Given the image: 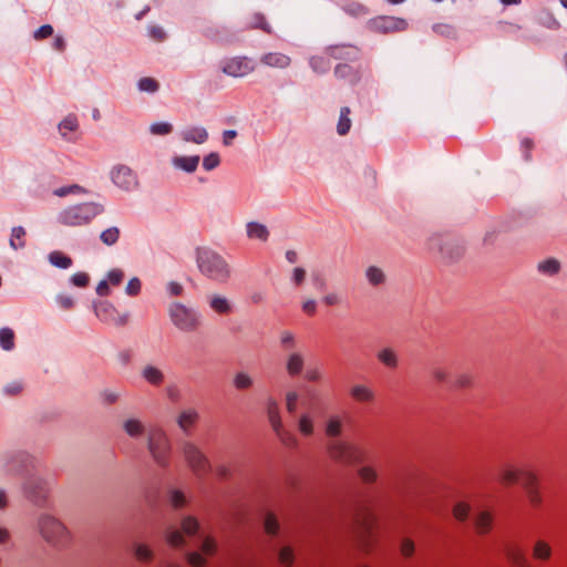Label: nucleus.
Listing matches in <instances>:
<instances>
[{
  "label": "nucleus",
  "mask_w": 567,
  "mask_h": 567,
  "mask_svg": "<svg viewBox=\"0 0 567 567\" xmlns=\"http://www.w3.org/2000/svg\"><path fill=\"white\" fill-rule=\"evenodd\" d=\"M197 264L200 272L209 279L225 282L230 275L226 261L215 251L207 248L197 249Z\"/></svg>",
  "instance_id": "obj_1"
},
{
  "label": "nucleus",
  "mask_w": 567,
  "mask_h": 567,
  "mask_svg": "<svg viewBox=\"0 0 567 567\" xmlns=\"http://www.w3.org/2000/svg\"><path fill=\"white\" fill-rule=\"evenodd\" d=\"M102 208L94 203L71 206L60 214V221L65 226H83L101 214Z\"/></svg>",
  "instance_id": "obj_2"
},
{
  "label": "nucleus",
  "mask_w": 567,
  "mask_h": 567,
  "mask_svg": "<svg viewBox=\"0 0 567 567\" xmlns=\"http://www.w3.org/2000/svg\"><path fill=\"white\" fill-rule=\"evenodd\" d=\"M329 456L344 464L362 463L365 460V452L358 445L340 441H333L328 445Z\"/></svg>",
  "instance_id": "obj_3"
},
{
  "label": "nucleus",
  "mask_w": 567,
  "mask_h": 567,
  "mask_svg": "<svg viewBox=\"0 0 567 567\" xmlns=\"http://www.w3.org/2000/svg\"><path fill=\"white\" fill-rule=\"evenodd\" d=\"M40 532L47 542L54 545L63 544L68 540L65 527L50 516H44L40 519Z\"/></svg>",
  "instance_id": "obj_4"
},
{
  "label": "nucleus",
  "mask_w": 567,
  "mask_h": 567,
  "mask_svg": "<svg viewBox=\"0 0 567 567\" xmlns=\"http://www.w3.org/2000/svg\"><path fill=\"white\" fill-rule=\"evenodd\" d=\"M369 28L379 33H391L404 31L408 28L406 20L396 17L380 16L370 19Z\"/></svg>",
  "instance_id": "obj_5"
},
{
  "label": "nucleus",
  "mask_w": 567,
  "mask_h": 567,
  "mask_svg": "<svg viewBox=\"0 0 567 567\" xmlns=\"http://www.w3.org/2000/svg\"><path fill=\"white\" fill-rule=\"evenodd\" d=\"M150 451L156 462L164 464L169 452V444L165 433L161 429L150 432Z\"/></svg>",
  "instance_id": "obj_6"
},
{
  "label": "nucleus",
  "mask_w": 567,
  "mask_h": 567,
  "mask_svg": "<svg viewBox=\"0 0 567 567\" xmlns=\"http://www.w3.org/2000/svg\"><path fill=\"white\" fill-rule=\"evenodd\" d=\"M171 318L176 327L185 331H193L198 326L196 316L181 303H175L171 308Z\"/></svg>",
  "instance_id": "obj_7"
},
{
  "label": "nucleus",
  "mask_w": 567,
  "mask_h": 567,
  "mask_svg": "<svg viewBox=\"0 0 567 567\" xmlns=\"http://www.w3.org/2000/svg\"><path fill=\"white\" fill-rule=\"evenodd\" d=\"M252 61L246 56H236L221 62V71L229 76L243 78L254 71Z\"/></svg>",
  "instance_id": "obj_8"
},
{
  "label": "nucleus",
  "mask_w": 567,
  "mask_h": 567,
  "mask_svg": "<svg viewBox=\"0 0 567 567\" xmlns=\"http://www.w3.org/2000/svg\"><path fill=\"white\" fill-rule=\"evenodd\" d=\"M95 313L100 320L117 327H123L128 322L127 313H120L111 303L101 302L95 307Z\"/></svg>",
  "instance_id": "obj_9"
},
{
  "label": "nucleus",
  "mask_w": 567,
  "mask_h": 567,
  "mask_svg": "<svg viewBox=\"0 0 567 567\" xmlns=\"http://www.w3.org/2000/svg\"><path fill=\"white\" fill-rule=\"evenodd\" d=\"M196 518L188 516L182 522V530L174 529L168 532L167 542L173 546H181L184 543V535L193 536L198 530Z\"/></svg>",
  "instance_id": "obj_10"
},
{
  "label": "nucleus",
  "mask_w": 567,
  "mask_h": 567,
  "mask_svg": "<svg viewBox=\"0 0 567 567\" xmlns=\"http://www.w3.org/2000/svg\"><path fill=\"white\" fill-rule=\"evenodd\" d=\"M184 454L187 463L196 474L200 475L208 471L209 464L207 458L195 445L186 444L184 447Z\"/></svg>",
  "instance_id": "obj_11"
},
{
  "label": "nucleus",
  "mask_w": 567,
  "mask_h": 567,
  "mask_svg": "<svg viewBox=\"0 0 567 567\" xmlns=\"http://www.w3.org/2000/svg\"><path fill=\"white\" fill-rule=\"evenodd\" d=\"M334 75L339 80L346 81L350 85H357L361 81V73L359 69L351 66L348 63H339L334 68Z\"/></svg>",
  "instance_id": "obj_12"
},
{
  "label": "nucleus",
  "mask_w": 567,
  "mask_h": 567,
  "mask_svg": "<svg viewBox=\"0 0 567 567\" xmlns=\"http://www.w3.org/2000/svg\"><path fill=\"white\" fill-rule=\"evenodd\" d=\"M523 486L526 489L530 505L533 507H539L543 503V498L537 487V477L535 476V474L524 475Z\"/></svg>",
  "instance_id": "obj_13"
},
{
  "label": "nucleus",
  "mask_w": 567,
  "mask_h": 567,
  "mask_svg": "<svg viewBox=\"0 0 567 567\" xmlns=\"http://www.w3.org/2000/svg\"><path fill=\"white\" fill-rule=\"evenodd\" d=\"M328 53L336 60L357 61L359 59V50L352 45H330Z\"/></svg>",
  "instance_id": "obj_14"
},
{
  "label": "nucleus",
  "mask_w": 567,
  "mask_h": 567,
  "mask_svg": "<svg viewBox=\"0 0 567 567\" xmlns=\"http://www.w3.org/2000/svg\"><path fill=\"white\" fill-rule=\"evenodd\" d=\"M112 179L117 186L125 189H128L136 184V179L132 171L128 167L123 166L113 171Z\"/></svg>",
  "instance_id": "obj_15"
},
{
  "label": "nucleus",
  "mask_w": 567,
  "mask_h": 567,
  "mask_svg": "<svg viewBox=\"0 0 567 567\" xmlns=\"http://www.w3.org/2000/svg\"><path fill=\"white\" fill-rule=\"evenodd\" d=\"M183 142H205L208 132L204 126H186L179 132Z\"/></svg>",
  "instance_id": "obj_16"
},
{
  "label": "nucleus",
  "mask_w": 567,
  "mask_h": 567,
  "mask_svg": "<svg viewBox=\"0 0 567 567\" xmlns=\"http://www.w3.org/2000/svg\"><path fill=\"white\" fill-rule=\"evenodd\" d=\"M533 474L528 471H522L514 468L513 466H506L501 473V483L503 485H513V484H522L524 485V475Z\"/></svg>",
  "instance_id": "obj_17"
},
{
  "label": "nucleus",
  "mask_w": 567,
  "mask_h": 567,
  "mask_svg": "<svg viewBox=\"0 0 567 567\" xmlns=\"http://www.w3.org/2000/svg\"><path fill=\"white\" fill-rule=\"evenodd\" d=\"M261 62L271 68L286 69L290 65V58L278 52H269L261 56Z\"/></svg>",
  "instance_id": "obj_18"
},
{
  "label": "nucleus",
  "mask_w": 567,
  "mask_h": 567,
  "mask_svg": "<svg viewBox=\"0 0 567 567\" xmlns=\"http://www.w3.org/2000/svg\"><path fill=\"white\" fill-rule=\"evenodd\" d=\"M78 127L79 121L74 114H69L58 124L59 133L63 138L68 137V132H75Z\"/></svg>",
  "instance_id": "obj_19"
},
{
  "label": "nucleus",
  "mask_w": 567,
  "mask_h": 567,
  "mask_svg": "<svg viewBox=\"0 0 567 567\" xmlns=\"http://www.w3.org/2000/svg\"><path fill=\"white\" fill-rule=\"evenodd\" d=\"M175 166L188 173L194 172L199 163V156H177L173 159Z\"/></svg>",
  "instance_id": "obj_20"
},
{
  "label": "nucleus",
  "mask_w": 567,
  "mask_h": 567,
  "mask_svg": "<svg viewBox=\"0 0 567 567\" xmlns=\"http://www.w3.org/2000/svg\"><path fill=\"white\" fill-rule=\"evenodd\" d=\"M49 261L53 266H55L58 268H62V269H68L73 264L71 257H69L68 255H65L64 252H62L60 250H54V251L50 252Z\"/></svg>",
  "instance_id": "obj_21"
},
{
  "label": "nucleus",
  "mask_w": 567,
  "mask_h": 567,
  "mask_svg": "<svg viewBox=\"0 0 567 567\" xmlns=\"http://www.w3.org/2000/svg\"><path fill=\"white\" fill-rule=\"evenodd\" d=\"M247 235L251 239H260L262 241H266L269 236V233L266 226L258 223H249L247 225Z\"/></svg>",
  "instance_id": "obj_22"
},
{
  "label": "nucleus",
  "mask_w": 567,
  "mask_h": 567,
  "mask_svg": "<svg viewBox=\"0 0 567 567\" xmlns=\"http://www.w3.org/2000/svg\"><path fill=\"white\" fill-rule=\"evenodd\" d=\"M508 559L514 567H532L527 557L519 548H512L508 551Z\"/></svg>",
  "instance_id": "obj_23"
},
{
  "label": "nucleus",
  "mask_w": 567,
  "mask_h": 567,
  "mask_svg": "<svg viewBox=\"0 0 567 567\" xmlns=\"http://www.w3.org/2000/svg\"><path fill=\"white\" fill-rule=\"evenodd\" d=\"M533 556L535 559L547 560L551 556V548L548 543L537 540L534 545Z\"/></svg>",
  "instance_id": "obj_24"
},
{
  "label": "nucleus",
  "mask_w": 567,
  "mask_h": 567,
  "mask_svg": "<svg viewBox=\"0 0 567 567\" xmlns=\"http://www.w3.org/2000/svg\"><path fill=\"white\" fill-rule=\"evenodd\" d=\"M198 415L194 410L184 411L178 417V425L184 431H188L197 422Z\"/></svg>",
  "instance_id": "obj_25"
},
{
  "label": "nucleus",
  "mask_w": 567,
  "mask_h": 567,
  "mask_svg": "<svg viewBox=\"0 0 567 567\" xmlns=\"http://www.w3.org/2000/svg\"><path fill=\"white\" fill-rule=\"evenodd\" d=\"M25 235L27 233L23 227H14L11 233L10 246L13 249L23 248L25 246Z\"/></svg>",
  "instance_id": "obj_26"
},
{
  "label": "nucleus",
  "mask_w": 567,
  "mask_h": 567,
  "mask_svg": "<svg viewBox=\"0 0 567 567\" xmlns=\"http://www.w3.org/2000/svg\"><path fill=\"white\" fill-rule=\"evenodd\" d=\"M492 526V516L488 512H481L475 518V527L477 533L485 534Z\"/></svg>",
  "instance_id": "obj_27"
},
{
  "label": "nucleus",
  "mask_w": 567,
  "mask_h": 567,
  "mask_svg": "<svg viewBox=\"0 0 567 567\" xmlns=\"http://www.w3.org/2000/svg\"><path fill=\"white\" fill-rule=\"evenodd\" d=\"M0 346L6 351H10L14 348V332L12 329H0Z\"/></svg>",
  "instance_id": "obj_28"
},
{
  "label": "nucleus",
  "mask_w": 567,
  "mask_h": 567,
  "mask_svg": "<svg viewBox=\"0 0 567 567\" xmlns=\"http://www.w3.org/2000/svg\"><path fill=\"white\" fill-rule=\"evenodd\" d=\"M309 65L318 74H326L330 69V62L322 56H311Z\"/></svg>",
  "instance_id": "obj_29"
},
{
  "label": "nucleus",
  "mask_w": 567,
  "mask_h": 567,
  "mask_svg": "<svg viewBox=\"0 0 567 567\" xmlns=\"http://www.w3.org/2000/svg\"><path fill=\"white\" fill-rule=\"evenodd\" d=\"M351 396L359 402H368L372 400V391L364 385H355L351 390Z\"/></svg>",
  "instance_id": "obj_30"
},
{
  "label": "nucleus",
  "mask_w": 567,
  "mask_h": 567,
  "mask_svg": "<svg viewBox=\"0 0 567 567\" xmlns=\"http://www.w3.org/2000/svg\"><path fill=\"white\" fill-rule=\"evenodd\" d=\"M137 89L141 92L155 93L159 89V83L153 78H142L137 81Z\"/></svg>",
  "instance_id": "obj_31"
},
{
  "label": "nucleus",
  "mask_w": 567,
  "mask_h": 567,
  "mask_svg": "<svg viewBox=\"0 0 567 567\" xmlns=\"http://www.w3.org/2000/svg\"><path fill=\"white\" fill-rule=\"evenodd\" d=\"M212 309L220 315H225L230 312V305L226 298L215 296L210 300Z\"/></svg>",
  "instance_id": "obj_32"
},
{
  "label": "nucleus",
  "mask_w": 567,
  "mask_h": 567,
  "mask_svg": "<svg viewBox=\"0 0 567 567\" xmlns=\"http://www.w3.org/2000/svg\"><path fill=\"white\" fill-rule=\"evenodd\" d=\"M433 32L437 35L454 39L456 37V30L452 24L449 23H435L432 27Z\"/></svg>",
  "instance_id": "obj_33"
},
{
  "label": "nucleus",
  "mask_w": 567,
  "mask_h": 567,
  "mask_svg": "<svg viewBox=\"0 0 567 567\" xmlns=\"http://www.w3.org/2000/svg\"><path fill=\"white\" fill-rule=\"evenodd\" d=\"M120 235L121 233L117 227H110L102 231L100 238L104 245L112 246L117 243Z\"/></svg>",
  "instance_id": "obj_34"
},
{
  "label": "nucleus",
  "mask_w": 567,
  "mask_h": 567,
  "mask_svg": "<svg viewBox=\"0 0 567 567\" xmlns=\"http://www.w3.org/2000/svg\"><path fill=\"white\" fill-rule=\"evenodd\" d=\"M303 367V360L298 353H293L289 357L287 363V370L290 375H296L301 372Z\"/></svg>",
  "instance_id": "obj_35"
},
{
  "label": "nucleus",
  "mask_w": 567,
  "mask_h": 567,
  "mask_svg": "<svg viewBox=\"0 0 567 567\" xmlns=\"http://www.w3.org/2000/svg\"><path fill=\"white\" fill-rule=\"evenodd\" d=\"M250 28L261 29L262 31H265L266 33H269V34L272 33V29L269 25V23L266 21L265 16L259 12L254 14Z\"/></svg>",
  "instance_id": "obj_36"
},
{
  "label": "nucleus",
  "mask_w": 567,
  "mask_h": 567,
  "mask_svg": "<svg viewBox=\"0 0 567 567\" xmlns=\"http://www.w3.org/2000/svg\"><path fill=\"white\" fill-rule=\"evenodd\" d=\"M173 131V125L168 122H155L150 126V132L154 135H167Z\"/></svg>",
  "instance_id": "obj_37"
},
{
  "label": "nucleus",
  "mask_w": 567,
  "mask_h": 567,
  "mask_svg": "<svg viewBox=\"0 0 567 567\" xmlns=\"http://www.w3.org/2000/svg\"><path fill=\"white\" fill-rule=\"evenodd\" d=\"M280 441L288 447H292L297 444V440L293 434L284 429L282 425L279 429H274Z\"/></svg>",
  "instance_id": "obj_38"
},
{
  "label": "nucleus",
  "mask_w": 567,
  "mask_h": 567,
  "mask_svg": "<svg viewBox=\"0 0 567 567\" xmlns=\"http://www.w3.org/2000/svg\"><path fill=\"white\" fill-rule=\"evenodd\" d=\"M268 417L272 425V429H279L281 424L279 408L276 402H269L268 404Z\"/></svg>",
  "instance_id": "obj_39"
},
{
  "label": "nucleus",
  "mask_w": 567,
  "mask_h": 567,
  "mask_svg": "<svg viewBox=\"0 0 567 567\" xmlns=\"http://www.w3.org/2000/svg\"><path fill=\"white\" fill-rule=\"evenodd\" d=\"M560 265L556 259H547L538 265L540 272L546 275H554L558 272Z\"/></svg>",
  "instance_id": "obj_40"
},
{
  "label": "nucleus",
  "mask_w": 567,
  "mask_h": 567,
  "mask_svg": "<svg viewBox=\"0 0 567 567\" xmlns=\"http://www.w3.org/2000/svg\"><path fill=\"white\" fill-rule=\"evenodd\" d=\"M343 11L353 17H361L368 13L367 8L358 2H351L343 6Z\"/></svg>",
  "instance_id": "obj_41"
},
{
  "label": "nucleus",
  "mask_w": 567,
  "mask_h": 567,
  "mask_svg": "<svg viewBox=\"0 0 567 567\" xmlns=\"http://www.w3.org/2000/svg\"><path fill=\"white\" fill-rule=\"evenodd\" d=\"M359 524L361 525L362 530L370 536L375 525V518L371 512H367L362 519L359 520Z\"/></svg>",
  "instance_id": "obj_42"
},
{
  "label": "nucleus",
  "mask_w": 567,
  "mask_h": 567,
  "mask_svg": "<svg viewBox=\"0 0 567 567\" xmlns=\"http://www.w3.org/2000/svg\"><path fill=\"white\" fill-rule=\"evenodd\" d=\"M144 378L152 384H159L163 381L162 372L154 367H147L144 370Z\"/></svg>",
  "instance_id": "obj_43"
},
{
  "label": "nucleus",
  "mask_w": 567,
  "mask_h": 567,
  "mask_svg": "<svg viewBox=\"0 0 567 567\" xmlns=\"http://www.w3.org/2000/svg\"><path fill=\"white\" fill-rule=\"evenodd\" d=\"M124 429L131 436L141 435L144 431L143 424L137 420H128L124 424Z\"/></svg>",
  "instance_id": "obj_44"
},
{
  "label": "nucleus",
  "mask_w": 567,
  "mask_h": 567,
  "mask_svg": "<svg viewBox=\"0 0 567 567\" xmlns=\"http://www.w3.org/2000/svg\"><path fill=\"white\" fill-rule=\"evenodd\" d=\"M380 361L386 367H395L396 365V357L392 350L384 349L379 353Z\"/></svg>",
  "instance_id": "obj_45"
},
{
  "label": "nucleus",
  "mask_w": 567,
  "mask_h": 567,
  "mask_svg": "<svg viewBox=\"0 0 567 567\" xmlns=\"http://www.w3.org/2000/svg\"><path fill=\"white\" fill-rule=\"evenodd\" d=\"M54 32V29L51 24H42L33 32V38L38 41L44 40L51 37Z\"/></svg>",
  "instance_id": "obj_46"
},
{
  "label": "nucleus",
  "mask_w": 567,
  "mask_h": 567,
  "mask_svg": "<svg viewBox=\"0 0 567 567\" xmlns=\"http://www.w3.org/2000/svg\"><path fill=\"white\" fill-rule=\"evenodd\" d=\"M279 529V524L274 514H268L265 518V530L269 535H276Z\"/></svg>",
  "instance_id": "obj_47"
},
{
  "label": "nucleus",
  "mask_w": 567,
  "mask_h": 567,
  "mask_svg": "<svg viewBox=\"0 0 567 567\" xmlns=\"http://www.w3.org/2000/svg\"><path fill=\"white\" fill-rule=\"evenodd\" d=\"M470 513V506L466 503L460 502L453 508L454 517L458 520L467 518Z\"/></svg>",
  "instance_id": "obj_48"
},
{
  "label": "nucleus",
  "mask_w": 567,
  "mask_h": 567,
  "mask_svg": "<svg viewBox=\"0 0 567 567\" xmlns=\"http://www.w3.org/2000/svg\"><path fill=\"white\" fill-rule=\"evenodd\" d=\"M367 277L372 285H379L384 279L383 272L377 267H370L367 271Z\"/></svg>",
  "instance_id": "obj_49"
},
{
  "label": "nucleus",
  "mask_w": 567,
  "mask_h": 567,
  "mask_svg": "<svg viewBox=\"0 0 567 567\" xmlns=\"http://www.w3.org/2000/svg\"><path fill=\"white\" fill-rule=\"evenodd\" d=\"M359 476L364 483H373L377 480V472L370 466H364L359 470Z\"/></svg>",
  "instance_id": "obj_50"
},
{
  "label": "nucleus",
  "mask_w": 567,
  "mask_h": 567,
  "mask_svg": "<svg viewBox=\"0 0 567 567\" xmlns=\"http://www.w3.org/2000/svg\"><path fill=\"white\" fill-rule=\"evenodd\" d=\"M299 431L303 435H310L313 432L312 421L308 415H302L299 421Z\"/></svg>",
  "instance_id": "obj_51"
},
{
  "label": "nucleus",
  "mask_w": 567,
  "mask_h": 567,
  "mask_svg": "<svg viewBox=\"0 0 567 567\" xmlns=\"http://www.w3.org/2000/svg\"><path fill=\"white\" fill-rule=\"evenodd\" d=\"M71 281L79 288H85L90 282V277L86 272H76L72 276Z\"/></svg>",
  "instance_id": "obj_52"
},
{
  "label": "nucleus",
  "mask_w": 567,
  "mask_h": 567,
  "mask_svg": "<svg viewBox=\"0 0 567 567\" xmlns=\"http://www.w3.org/2000/svg\"><path fill=\"white\" fill-rule=\"evenodd\" d=\"M142 284L138 278H132L126 286V293L135 297L141 292Z\"/></svg>",
  "instance_id": "obj_53"
},
{
  "label": "nucleus",
  "mask_w": 567,
  "mask_h": 567,
  "mask_svg": "<svg viewBox=\"0 0 567 567\" xmlns=\"http://www.w3.org/2000/svg\"><path fill=\"white\" fill-rule=\"evenodd\" d=\"M279 560L282 565L290 566L293 563V551L290 547L281 548Z\"/></svg>",
  "instance_id": "obj_54"
},
{
  "label": "nucleus",
  "mask_w": 567,
  "mask_h": 567,
  "mask_svg": "<svg viewBox=\"0 0 567 567\" xmlns=\"http://www.w3.org/2000/svg\"><path fill=\"white\" fill-rule=\"evenodd\" d=\"M124 278V272L121 269H112L107 275V281L112 286H118Z\"/></svg>",
  "instance_id": "obj_55"
},
{
  "label": "nucleus",
  "mask_w": 567,
  "mask_h": 567,
  "mask_svg": "<svg viewBox=\"0 0 567 567\" xmlns=\"http://www.w3.org/2000/svg\"><path fill=\"white\" fill-rule=\"evenodd\" d=\"M341 432V422L339 419H331L327 425V434L337 436Z\"/></svg>",
  "instance_id": "obj_56"
},
{
  "label": "nucleus",
  "mask_w": 567,
  "mask_h": 567,
  "mask_svg": "<svg viewBox=\"0 0 567 567\" xmlns=\"http://www.w3.org/2000/svg\"><path fill=\"white\" fill-rule=\"evenodd\" d=\"M188 564L193 567H204L205 558L199 553H190L187 556Z\"/></svg>",
  "instance_id": "obj_57"
},
{
  "label": "nucleus",
  "mask_w": 567,
  "mask_h": 567,
  "mask_svg": "<svg viewBox=\"0 0 567 567\" xmlns=\"http://www.w3.org/2000/svg\"><path fill=\"white\" fill-rule=\"evenodd\" d=\"M235 385L237 389H247L251 385L250 378L245 373H238L235 378Z\"/></svg>",
  "instance_id": "obj_58"
},
{
  "label": "nucleus",
  "mask_w": 567,
  "mask_h": 567,
  "mask_svg": "<svg viewBox=\"0 0 567 567\" xmlns=\"http://www.w3.org/2000/svg\"><path fill=\"white\" fill-rule=\"evenodd\" d=\"M81 192H83L82 187H80L79 185H72L69 187H61V188L55 189L54 195H56L59 197H63L69 194H75V193H81Z\"/></svg>",
  "instance_id": "obj_59"
},
{
  "label": "nucleus",
  "mask_w": 567,
  "mask_h": 567,
  "mask_svg": "<svg viewBox=\"0 0 567 567\" xmlns=\"http://www.w3.org/2000/svg\"><path fill=\"white\" fill-rule=\"evenodd\" d=\"M137 559L142 561H147L152 558L151 549L145 545H138L135 551Z\"/></svg>",
  "instance_id": "obj_60"
},
{
  "label": "nucleus",
  "mask_w": 567,
  "mask_h": 567,
  "mask_svg": "<svg viewBox=\"0 0 567 567\" xmlns=\"http://www.w3.org/2000/svg\"><path fill=\"white\" fill-rule=\"evenodd\" d=\"M218 164H219V156L215 153L209 154L203 161V166L208 171L217 167Z\"/></svg>",
  "instance_id": "obj_61"
},
{
  "label": "nucleus",
  "mask_w": 567,
  "mask_h": 567,
  "mask_svg": "<svg viewBox=\"0 0 567 567\" xmlns=\"http://www.w3.org/2000/svg\"><path fill=\"white\" fill-rule=\"evenodd\" d=\"M202 550L206 555H213L216 551V542L214 538L206 537L202 544Z\"/></svg>",
  "instance_id": "obj_62"
},
{
  "label": "nucleus",
  "mask_w": 567,
  "mask_h": 567,
  "mask_svg": "<svg viewBox=\"0 0 567 567\" xmlns=\"http://www.w3.org/2000/svg\"><path fill=\"white\" fill-rule=\"evenodd\" d=\"M171 502H172V505L175 507V508H179V507H183L185 505V496L183 493L178 492V491H174L172 492L171 494Z\"/></svg>",
  "instance_id": "obj_63"
},
{
  "label": "nucleus",
  "mask_w": 567,
  "mask_h": 567,
  "mask_svg": "<svg viewBox=\"0 0 567 567\" xmlns=\"http://www.w3.org/2000/svg\"><path fill=\"white\" fill-rule=\"evenodd\" d=\"M351 126V121L349 117H339V122L337 124V131L340 135H344L349 132Z\"/></svg>",
  "instance_id": "obj_64"
}]
</instances>
